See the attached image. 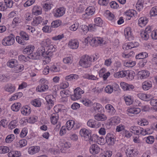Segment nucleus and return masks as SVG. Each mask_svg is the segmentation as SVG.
I'll return each instance as SVG.
<instances>
[{
    "mask_svg": "<svg viewBox=\"0 0 157 157\" xmlns=\"http://www.w3.org/2000/svg\"><path fill=\"white\" fill-rule=\"evenodd\" d=\"M24 69V66L22 64H18L15 66L14 68V71L16 73H19L22 71Z\"/></svg>",
    "mask_w": 157,
    "mask_h": 157,
    "instance_id": "nucleus-58",
    "label": "nucleus"
},
{
    "mask_svg": "<svg viewBox=\"0 0 157 157\" xmlns=\"http://www.w3.org/2000/svg\"><path fill=\"white\" fill-rule=\"evenodd\" d=\"M17 61L14 59H11L7 63L8 66L10 68H14L17 65Z\"/></svg>",
    "mask_w": 157,
    "mask_h": 157,
    "instance_id": "nucleus-57",
    "label": "nucleus"
},
{
    "mask_svg": "<svg viewBox=\"0 0 157 157\" xmlns=\"http://www.w3.org/2000/svg\"><path fill=\"white\" fill-rule=\"evenodd\" d=\"M83 4L81 2H78L77 5V8H76V11L78 13H81L84 10Z\"/></svg>",
    "mask_w": 157,
    "mask_h": 157,
    "instance_id": "nucleus-56",
    "label": "nucleus"
},
{
    "mask_svg": "<svg viewBox=\"0 0 157 157\" xmlns=\"http://www.w3.org/2000/svg\"><path fill=\"white\" fill-rule=\"evenodd\" d=\"M18 60L22 62H26L29 61L30 59V56H24L22 55H20L18 56Z\"/></svg>",
    "mask_w": 157,
    "mask_h": 157,
    "instance_id": "nucleus-60",
    "label": "nucleus"
},
{
    "mask_svg": "<svg viewBox=\"0 0 157 157\" xmlns=\"http://www.w3.org/2000/svg\"><path fill=\"white\" fill-rule=\"evenodd\" d=\"M71 146L69 142L64 139H60L57 144H54L53 147L50 149V151L54 155L56 154L59 151L65 153Z\"/></svg>",
    "mask_w": 157,
    "mask_h": 157,
    "instance_id": "nucleus-1",
    "label": "nucleus"
},
{
    "mask_svg": "<svg viewBox=\"0 0 157 157\" xmlns=\"http://www.w3.org/2000/svg\"><path fill=\"white\" fill-rule=\"evenodd\" d=\"M43 20V19L40 16L34 18L32 24L33 26H37L42 22Z\"/></svg>",
    "mask_w": 157,
    "mask_h": 157,
    "instance_id": "nucleus-40",
    "label": "nucleus"
},
{
    "mask_svg": "<svg viewBox=\"0 0 157 157\" xmlns=\"http://www.w3.org/2000/svg\"><path fill=\"white\" fill-rule=\"evenodd\" d=\"M149 15L151 17H155L157 16V6H154L151 8Z\"/></svg>",
    "mask_w": 157,
    "mask_h": 157,
    "instance_id": "nucleus-50",
    "label": "nucleus"
},
{
    "mask_svg": "<svg viewBox=\"0 0 157 157\" xmlns=\"http://www.w3.org/2000/svg\"><path fill=\"white\" fill-rule=\"evenodd\" d=\"M149 75V72L147 70H142L138 72V77L141 79L147 78Z\"/></svg>",
    "mask_w": 157,
    "mask_h": 157,
    "instance_id": "nucleus-26",
    "label": "nucleus"
},
{
    "mask_svg": "<svg viewBox=\"0 0 157 157\" xmlns=\"http://www.w3.org/2000/svg\"><path fill=\"white\" fill-rule=\"evenodd\" d=\"M92 109L94 111L101 113L104 111V109L102 105L98 102H94L93 104Z\"/></svg>",
    "mask_w": 157,
    "mask_h": 157,
    "instance_id": "nucleus-11",
    "label": "nucleus"
},
{
    "mask_svg": "<svg viewBox=\"0 0 157 157\" xmlns=\"http://www.w3.org/2000/svg\"><path fill=\"white\" fill-rule=\"evenodd\" d=\"M87 125L89 127L92 128H98L101 126V124L100 122H97L93 119H90L87 122Z\"/></svg>",
    "mask_w": 157,
    "mask_h": 157,
    "instance_id": "nucleus-17",
    "label": "nucleus"
},
{
    "mask_svg": "<svg viewBox=\"0 0 157 157\" xmlns=\"http://www.w3.org/2000/svg\"><path fill=\"white\" fill-rule=\"evenodd\" d=\"M125 77L130 80H132L135 76V72L132 70H127L125 71Z\"/></svg>",
    "mask_w": 157,
    "mask_h": 157,
    "instance_id": "nucleus-31",
    "label": "nucleus"
},
{
    "mask_svg": "<svg viewBox=\"0 0 157 157\" xmlns=\"http://www.w3.org/2000/svg\"><path fill=\"white\" fill-rule=\"evenodd\" d=\"M96 60V58L94 56H89L85 55L83 56L79 62L80 66L84 68L89 67L91 65V62Z\"/></svg>",
    "mask_w": 157,
    "mask_h": 157,
    "instance_id": "nucleus-3",
    "label": "nucleus"
},
{
    "mask_svg": "<svg viewBox=\"0 0 157 157\" xmlns=\"http://www.w3.org/2000/svg\"><path fill=\"white\" fill-rule=\"evenodd\" d=\"M78 41L76 39H71L68 43V46L69 48L73 49H77L79 46Z\"/></svg>",
    "mask_w": 157,
    "mask_h": 157,
    "instance_id": "nucleus-10",
    "label": "nucleus"
},
{
    "mask_svg": "<svg viewBox=\"0 0 157 157\" xmlns=\"http://www.w3.org/2000/svg\"><path fill=\"white\" fill-rule=\"evenodd\" d=\"M100 151L99 147L97 144H92L90 148V152L93 155L98 154Z\"/></svg>",
    "mask_w": 157,
    "mask_h": 157,
    "instance_id": "nucleus-18",
    "label": "nucleus"
},
{
    "mask_svg": "<svg viewBox=\"0 0 157 157\" xmlns=\"http://www.w3.org/2000/svg\"><path fill=\"white\" fill-rule=\"evenodd\" d=\"M95 11V8L94 6H89L86 9L85 13L82 15V17L84 19L89 18L94 13Z\"/></svg>",
    "mask_w": 157,
    "mask_h": 157,
    "instance_id": "nucleus-7",
    "label": "nucleus"
},
{
    "mask_svg": "<svg viewBox=\"0 0 157 157\" xmlns=\"http://www.w3.org/2000/svg\"><path fill=\"white\" fill-rule=\"evenodd\" d=\"M136 62L132 60L126 61L124 63V66L128 67H132L135 65Z\"/></svg>",
    "mask_w": 157,
    "mask_h": 157,
    "instance_id": "nucleus-55",
    "label": "nucleus"
},
{
    "mask_svg": "<svg viewBox=\"0 0 157 157\" xmlns=\"http://www.w3.org/2000/svg\"><path fill=\"white\" fill-rule=\"evenodd\" d=\"M136 14V11L133 9L127 10L125 13V15L128 20L130 19L132 17L135 16Z\"/></svg>",
    "mask_w": 157,
    "mask_h": 157,
    "instance_id": "nucleus-23",
    "label": "nucleus"
},
{
    "mask_svg": "<svg viewBox=\"0 0 157 157\" xmlns=\"http://www.w3.org/2000/svg\"><path fill=\"white\" fill-rule=\"evenodd\" d=\"M15 139L14 135L13 134H11L8 135L5 139L6 143H10L13 141Z\"/></svg>",
    "mask_w": 157,
    "mask_h": 157,
    "instance_id": "nucleus-64",
    "label": "nucleus"
},
{
    "mask_svg": "<svg viewBox=\"0 0 157 157\" xmlns=\"http://www.w3.org/2000/svg\"><path fill=\"white\" fill-rule=\"evenodd\" d=\"M109 121L110 125H116L120 123L121 119L118 117L115 116L110 118Z\"/></svg>",
    "mask_w": 157,
    "mask_h": 157,
    "instance_id": "nucleus-32",
    "label": "nucleus"
},
{
    "mask_svg": "<svg viewBox=\"0 0 157 157\" xmlns=\"http://www.w3.org/2000/svg\"><path fill=\"white\" fill-rule=\"evenodd\" d=\"M10 79V77L5 75L0 74V81L2 82H8Z\"/></svg>",
    "mask_w": 157,
    "mask_h": 157,
    "instance_id": "nucleus-63",
    "label": "nucleus"
},
{
    "mask_svg": "<svg viewBox=\"0 0 157 157\" xmlns=\"http://www.w3.org/2000/svg\"><path fill=\"white\" fill-rule=\"evenodd\" d=\"M106 142L108 145H113L116 141L115 136L112 133H108L105 137Z\"/></svg>",
    "mask_w": 157,
    "mask_h": 157,
    "instance_id": "nucleus-8",
    "label": "nucleus"
},
{
    "mask_svg": "<svg viewBox=\"0 0 157 157\" xmlns=\"http://www.w3.org/2000/svg\"><path fill=\"white\" fill-rule=\"evenodd\" d=\"M103 41L102 38L98 37H93L92 35L89 36L85 39L86 43H89L91 46L95 47L100 45L103 43Z\"/></svg>",
    "mask_w": 157,
    "mask_h": 157,
    "instance_id": "nucleus-4",
    "label": "nucleus"
},
{
    "mask_svg": "<svg viewBox=\"0 0 157 157\" xmlns=\"http://www.w3.org/2000/svg\"><path fill=\"white\" fill-rule=\"evenodd\" d=\"M84 93V91L79 87L75 89L74 94L71 95V98L72 100L76 101L80 99L82 96V94Z\"/></svg>",
    "mask_w": 157,
    "mask_h": 157,
    "instance_id": "nucleus-6",
    "label": "nucleus"
},
{
    "mask_svg": "<svg viewBox=\"0 0 157 157\" xmlns=\"http://www.w3.org/2000/svg\"><path fill=\"white\" fill-rule=\"evenodd\" d=\"M105 16L109 20L114 21L115 20V16L114 14L108 10H106L105 13Z\"/></svg>",
    "mask_w": 157,
    "mask_h": 157,
    "instance_id": "nucleus-39",
    "label": "nucleus"
},
{
    "mask_svg": "<svg viewBox=\"0 0 157 157\" xmlns=\"http://www.w3.org/2000/svg\"><path fill=\"white\" fill-rule=\"evenodd\" d=\"M125 152L127 156L130 157L134 156L137 155L138 153L136 149L133 148L128 149Z\"/></svg>",
    "mask_w": 157,
    "mask_h": 157,
    "instance_id": "nucleus-24",
    "label": "nucleus"
},
{
    "mask_svg": "<svg viewBox=\"0 0 157 157\" xmlns=\"http://www.w3.org/2000/svg\"><path fill=\"white\" fill-rule=\"evenodd\" d=\"M141 111L140 108H131L127 109V114L129 116H132L133 114H137Z\"/></svg>",
    "mask_w": 157,
    "mask_h": 157,
    "instance_id": "nucleus-20",
    "label": "nucleus"
},
{
    "mask_svg": "<svg viewBox=\"0 0 157 157\" xmlns=\"http://www.w3.org/2000/svg\"><path fill=\"white\" fill-rule=\"evenodd\" d=\"M140 127L135 126H132L129 129L131 132L134 134L137 135H140Z\"/></svg>",
    "mask_w": 157,
    "mask_h": 157,
    "instance_id": "nucleus-38",
    "label": "nucleus"
},
{
    "mask_svg": "<svg viewBox=\"0 0 157 157\" xmlns=\"http://www.w3.org/2000/svg\"><path fill=\"white\" fill-rule=\"evenodd\" d=\"M73 58L72 56L66 57L63 59V63L66 64H71L73 62Z\"/></svg>",
    "mask_w": 157,
    "mask_h": 157,
    "instance_id": "nucleus-51",
    "label": "nucleus"
},
{
    "mask_svg": "<svg viewBox=\"0 0 157 157\" xmlns=\"http://www.w3.org/2000/svg\"><path fill=\"white\" fill-rule=\"evenodd\" d=\"M139 44L138 42L133 41L130 42L125 44L123 46V48L124 49L128 50L130 49L135 48L138 46Z\"/></svg>",
    "mask_w": 157,
    "mask_h": 157,
    "instance_id": "nucleus-15",
    "label": "nucleus"
},
{
    "mask_svg": "<svg viewBox=\"0 0 157 157\" xmlns=\"http://www.w3.org/2000/svg\"><path fill=\"white\" fill-rule=\"evenodd\" d=\"M97 137L94 139V141L93 142H96L99 144L102 145H104L105 143V139L104 138L102 137H99L98 135H96Z\"/></svg>",
    "mask_w": 157,
    "mask_h": 157,
    "instance_id": "nucleus-46",
    "label": "nucleus"
},
{
    "mask_svg": "<svg viewBox=\"0 0 157 157\" xmlns=\"http://www.w3.org/2000/svg\"><path fill=\"white\" fill-rule=\"evenodd\" d=\"M137 95L139 98L145 101H148L151 98V96L149 94L140 93L138 94Z\"/></svg>",
    "mask_w": 157,
    "mask_h": 157,
    "instance_id": "nucleus-27",
    "label": "nucleus"
},
{
    "mask_svg": "<svg viewBox=\"0 0 157 157\" xmlns=\"http://www.w3.org/2000/svg\"><path fill=\"white\" fill-rule=\"evenodd\" d=\"M21 104L19 102L15 103L11 106L12 110L15 112L18 111L21 107Z\"/></svg>",
    "mask_w": 157,
    "mask_h": 157,
    "instance_id": "nucleus-53",
    "label": "nucleus"
},
{
    "mask_svg": "<svg viewBox=\"0 0 157 157\" xmlns=\"http://www.w3.org/2000/svg\"><path fill=\"white\" fill-rule=\"evenodd\" d=\"M125 71H118L114 74V77L117 78H123L125 77Z\"/></svg>",
    "mask_w": 157,
    "mask_h": 157,
    "instance_id": "nucleus-54",
    "label": "nucleus"
},
{
    "mask_svg": "<svg viewBox=\"0 0 157 157\" xmlns=\"http://www.w3.org/2000/svg\"><path fill=\"white\" fill-rule=\"evenodd\" d=\"M40 150L39 146H34L30 147L28 149V153L30 155H33L38 152Z\"/></svg>",
    "mask_w": 157,
    "mask_h": 157,
    "instance_id": "nucleus-19",
    "label": "nucleus"
},
{
    "mask_svg": "<svg viewBox=\"0 0 157 157\" xmlns=\"http://www.w3.org/2000/svg\"><path fill=\"white\" fill-rule=\"evenodd\" d=\"M79 78V76L76 74H71L65 77V79L67 81L76 80Z\"/></svg>",
    "mask_w": 157,
    "mask_h": 157,
    "instance_id": "nucleus-44",
    "label": "nucleus"
},
{
    "mask_svg": "<svg viewBox=\"0 0 157 157\" xmlns=\"http://www.w3.org/2000/svg\"><path fill=\"white\" fill-rule=\"evenodd\" d=\"M75 125V121L72 120H69L67 121L66 125L67 129L68 130H71Z\"/></svg>",
    "mask_w": 157,
    "mask_h": 157,
    "instance_id": "nucleus-49",
    "label": "nucleus"
},
{
    "mask_svg": "<svg viewBox=\"0 0 157 157\" xmlns=\"http://www.w3.org/2000/svg\"><path fill=\"white\" fill-rule=\"evenodd\" d=\"M94 118L96 120L100 121H104L106 120L107 117L104 114L98 113L94 116Z\"/></svg>",
    "mask_w": 157,
    "mask_h": 157,
    "instance_id": "nucleus-28",
    "label": "nucleus"
},
{
    "mask_svg": "<svg viewBox=\"0 0 157 157\" xmlns=\"http://www.w3.org/2000/svg\"><path fill=\"white\" fill-rule=\"evenodd\" d=\"M45 99L48 104V110H50L54 105L55 98L52 95H49L46 97Z\"/></svg>",
    "mask_w": 157,
    "mask_h": 157,
    "instance_id": "nucleus-14",
    "label": "nucleus"
},
{
    "mask_svg": "<svg viewBox=\"0 0 157 157\" xmlns=\"http://www.w3.org/2000/svg\"><path fill=\"white\" fill-rule=\"evenodd\" d=\"M15 41L14 36L13 34H11L4 37L2 40V43L4 46H10L13 45Z\"/></svg>",
    "mask_w": 157,
    "mask_h": 157,
    "instance_id": "nucleus-5",
    "label": "nucleus"
},
{
    "mask_svg": "<svg viewBox=\"0 0 157 157\" xmlns=\"http://www.w3.org/2000/svg\"><path fill=\"white\" fill-rule=\"evenodd\" d=\"M48 86L46 85H39L36 88V90L38 92H42L47 90L48 89Z\"/></svg>",
    "mask_w": 157,
    "mask_h": 157,
    "instance_id": "nucleus-43",
    "label": "nucleus"
},
{
    "mask_svg": "<svg viewBox=\"0 0 157 157\" xmlns=\"http://www.w3.org/2000/svg\"><path fill=\"white\" fill-rule=\"evenodd\" d=\"M31 111V108L28 106L23 107L21 109V113L25 116L29 115Z\"/></svg>",
    "mask_w": 157,
    "mask_h": 157,
    "instance_id": "nucleus-36",
    "label": "nucleus"
},
{
    "mask_svg": "<svg viewBox=\"0 0 157 157\" xmlns=\"http://www.w3.org/2000/svg\"><path fill=\"white\" fill-rule=\"evenodd\" d=\"M80 101L84 105L87 107L90 106L92 104V101L86 98H83L81 99Z\"/></svg>",
    "mask_w": 157,
    "mask_h": 157,
    "instance_id": "nucleus-34",
    "label": "nucleus"
},
{
    "mask_svg": "<svg viewBox=\"0 0 157 157\" xmlns=\"http://www.w3.org/2000/svg\"><path fill=\"white\" fill-rule=\"evenodd\" d=\"M21 155V152L16 150L11 151L8 154L9 157H20Z\"/></svg>",
    "mask_w": 157,
    "mask_h": 157,
    "instance_id": "nucleus-35",
    "label": "nucleus"
},
{
    "mask_svg": "<svg viewBox=\"0 0 157 157\" xmlns=\"http://www.w3.org/2000/svg\"><path fill=\"white\" fill-rule=\"evenodd\" d=\"M53 13L54 17H59L63 16L65 13V9L63 7H59L55 9Z\"/></svg>",
    "mask_w": 157,
    "mask_h": 157,
    "instance_id": "nucleus-9",
    "label": "nucleus"
},
{
    "mask_svg": "<svg viewBox=\"0 0 157 157\" xmlns=\"http://www.w3.org/2000/svg\"><path fill=\"white\" fill-rule=\"evenodd\" d=\"M4 90L6 92L11 94L15 91L16 87L13 85L8 83L5 85L4 87Z\"/></svg>",
    "mask_w": 157,
    "mask_h": 157,
    "instance_id": "nucleus-13",
    "label": "nucleus"
},
{
    "mask_svg": "<svg viewBox=\"0 0 157 157\" xmlns=\"http://www.w3.org/2000/svg\"><path fill=\"white\" fill-rule=\"evenodd\" d=\"M41 101L40 98H36L32 100L31 102V104L33 106L39 107L41 105Z\"/></svg>",
    "mask_w": 157,
    "mask_h": 157,
    "instance_id": "nucleus-41",
    "label": "nucleus"
},
{
    "mask_svg": "<svg viewBox=\"0 0 157 157\" xmlns=\"http://www.w3.org/2000/svg\"><path fill=\"white\" fill-rule=\"evenodd\" d=\"M112 155V152L110 151H104L100 155V157H110Z\"/></svg>",
    "mask_w": 157,
    "mask_h": 157,
    "instance_id": "nucleus-62",
    "label": "nucleus"
},
{
    "mask_svg": "<svg viewBox=\"0 0 157 157\" xmlns=\"http://www.w3.org/2000/svg\"><path fill=\"white\" fill-rule=\"evenodd\" d=\"M151 82L149 80L144 82L142 84V88L144 90H147L152 87Z\"/></svg>",
    "mask_w": 157,
    "mask_h": 157,
    "instance_id": "nucleus-25",
    "label": "nucleus"
},
{
    "mask_svg": "<svg viewBox=\"0 0 157 157\" xmlns=\"http://www.w3.org/2000/svg\"><path fill=\"white\" fill-rule=\"evenodd\" d=\"M155 139L153 136H150L147 137H145L144 139V140L145 141L146 143L149 144H152L154 141Z\"/></svg>",
    "mask_w": 157,
    "mask_h": 157,
    "instance_id": "nucleus-52",
    "label": "nucleus"
},
{
    "mask_svg": "<svg viewBox=\"0 0 157 157\" xmlns=\"http://www.w3.org/2000/svg\"><path fill=\"white\" fill-rule=\"evenodd\" d=\"M43 9L45 11L50 10L53 6V4L52 0H47L42 5Z\"/></svg>",
    "mask_w": 157,
    "mask_h": 157,
    "instance_id": "nucleus-12",
    "label": "nucleus"
},
{
    "mask_svg": "<svg viewBox=\"0 0 157 157\" xmlns=\"http://www.w3.org/2000/svg\"><path fill=\"white\" fill-rule=\"evenodd\" d=\"M124 99L127 105H129L133 102V97L130 95L124 96Z\"/></svg>",
    "mask_w": 157,
    "mask_h": 157,
    "instance_id": "nucleus-42",
    "label": "nucleus"
},
{
    "mask_svg": "<svg viewBox=\"0 0 157 157\" xmlns=\"http://www.w3.org/2000/svg\"><path fill=\"white\" fill-rule=\"evenodd\" d=\"M148 21V18L146 17H140L138 20V24L141 27H144Z\"/></svg>",
    "mask_w": 157,
    "mask_h": 157,
    "instance_id": "nucleus-21",
    "label": "nucleus"
},
{
    "mask_svg": "<svg viewBox=\"0 0 157 157\" xmlns=\"http://www.w3.org/2000/svg\"><path fill=\"white\" fill-rule=\"evenodd\" d=\"M50 119L52 124L55 125L56 124L59 119L58 114L57 113H52L51 115Z\"/></svg>",
    "mask_w": 157,
    "mask_h": 157,
    "instance_id": "nucleus-29",
    "label": "nucleus"
},
{
    "mask_svg": "<svg viewBox=\"0 0 157 157\" xmlns=\"http://www.w3.org/2000/svg\"><path fill=\"white\" fill-rule=\"evenodd\" d=\"M144 1L143 0H138L136 4V8L139 11H141L143 8Z\"/></svg>",
    "mask_w": 157,
    "mask_h": 157,
    "instance_id": "nucleus-47",
    "label": "nucleus"
},
{
    "mask_svg": "<svg viewBox=\"0 0 157 157\" xmlns=\"http://www.w3.org/2000/svg\"><path fill=\"white\" fill-rule=\"evenodd\" d=\"M10 149L7 146H0V154H5L9 152Z\"/></svg>",
    "mask_w": 157,
    "mask_h": 157,
    "instance_id": "nucleus-61",
    "label": "nucleus"
},
{
    "mask_svg": "<svg viewBox=\"0 0 157 157\" xmlns=\"http://www.w3.org/2000/svg\"><path fill=\"white\" fill-rule=\"evenodd\" d=\"M51 40L49 38H47L42 40L40 44L42 47H47L52 44Z\"/></svg>",
    "mask_w": 157,
    "mask_h": 157,
    "instance_id": "nucleus-45",
    "label": "nucleus"
},
{
    "mask_svg": "<svg viewBox=\"0 0 157 157\" xmlns=\"http://www.w3.org/2000/svg\"><path fill=\"white\" fill-rule=\"evenodd\" d=\"M124 35L125 38L128 40H132L133 39V36L131 28H126L124 30Z\"/></svg>",
    "mask_w": 157,
    "mask_h": 157,
    "instance_id": "nucleus-16",
    "label": "nucleus"
},
{
    "mask_svg": "<svg viewBox=\"0 0 157 157\" xmlns=\"http://www.w3.org/2000/svg\"><path fill=\"white\" fill-rule=\"evenodd\" d=\"M50 68L51 71L54 72H58L60 71V63H54L51 65Z\"/></svg>",
    "mask_w": 157,
    "mask_h": 157,
    "instance_id": "nucleus-30",
    "label": "nucleus"
},
{
    "mask_svg": "<svg viewBox=\"0 0 157 157\" xmlns=\"http://www.w3.org/2000/svg\"><path fill=\"white\" fill-rule=\"evenodd\" d=\"M105 108L107 112L111 115H114L116 112V110L110 104H108L106 105Z\"/></svg>",
    "mask_w": 157,
    "mask_h": 157,
    "instance_id": "nucleus-37",
    "label": "nucleus"
},
{
    "mask_svg": "<svg viewBox=\"0 0 157 157\" xmlns=\"http://www.w3.org/2000/svg\"><path fill=\"white\" fill-rule=\"evenodd\" d=\"M42 13V10L41 7L38 6H34L32 10V13L34 15L41 14Z\"/></svg>",
    "mask_w": 157,
    "mask_h": 157,
    "instance_id": "nucleus-22",
    "label": "nucleus"
},
{
    "mask_svg": "<svg viewBox=\"0 0 157 157\" xmlns=\"http://www.w3.org/2000/svg\"><path fill=\"white\" fill-rule=\"evenodd\" d=\"M34 48L35 47L33 46L29 45L23 50V52L24 54H27L30 56L33 53Z\"/></svg>",
    "mask_w": 157,
    "mask_h": 157,
    "instance_id": "nucleus-33",
    "label": "nucleus"
},
{
    "mask_svg": "<svg viewBox=\"0 0 157 157\" xmlns=\"http://www.w3.org/2000/svg\"><path fill=\"white\" fill-rule=\"evenodd\" d=\"M47 47L48 49L47 51L46 52V54L51 55L52 53L56 51L55 46H53V44H51Z\"/></svg>",
    "mask_w": 157,
    "mask_h": 157,
    "instance_id": "nucleus-48",
    "label": "nucleus"
},
{
    "mask_svg": "<svg viewBox=\"0 0 157 157\" xmlns=\"http://www.w3.org/2000/svg\"><path fill=\"white\" fill-rule=\"evenodd\" d=\"M91 131L86 128L81 129L79 131V134L82 137L84 138V140L89 141L90 144H92L94 141V139L97 137L96 135H93L91 136Z\"/></svg>",
    "mask_w": 157,
    "mask_h": 157,
    "instance_id": "nucleus-2",
    "label": "nucleus"
},
{
    "mask_svg": "<svg viewBox=\"0 0 157 157\" xmlns=\"http://www.w3.org/2000/svg\"><path fill=\"white\" fill-rule=\"evenodd\" d=\"M27 143V141L25 139H23L20 140L19 142L17 143V147L21 148L25 146Z\"/></svg>",
    "mask_w": 157,
    "mask_h": 157,
    "instance_id": "nucleus-59",
    "label": "nucleus"
}]
</instances>
